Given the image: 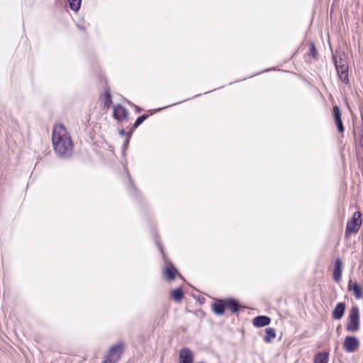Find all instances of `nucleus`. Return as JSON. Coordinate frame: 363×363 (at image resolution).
I'll return each mask as SVG.
<instances>
[{"mask_svg": "<svg viewBox=\"0 0 363 363\" xmlns=\"http://www.w3.org/2000/svg\"><path fill=\"white\" fill-rule=\"evenodd\" d=\"M266 336L264 337V341L269 343L276 337L275 330L272 328H267L265 330Z\"/></svg>", "mask_w": 363, "mask_h": 363, "instance_id": "obj_20", "label": "nucleus"}, {"mask_svg": "<svg viewBox=\"0 0 363 363\" xmlns=\"http://www.w3.org/2000/svg\"><path fill=\"white\" fill-rule=\"evenodd\" d=\"M345 310V304L344 303H338L333 311V318L335 320H340L342 318Z\"/></svg>", "mask_w": 363, "mask_h": 363, "instance_id": "obj_14", "label": "nucleus"}, {"mask_svg": "<svg viewBox=\"0 0 363 363\" xmlns=\"http://www.w3.org/2000/svg\"><path fill=\"white\" fill-rule=\"evenodd\" d=\"M124 349L125 345L123 342H120L115 344V362L121 358L124 352Z\"/></svg>", "mask_w": 363, "mask_h": 363, "instance_id": "obj_18", "label": "nucleus"}, {"mask_svg": "<svg viewBox=\"0 0 363 363\" xmlns=\"http://www.w3.org/2000/svg\"><path fill=\"white\" fill-rule=\"evenodd\" d=\"M164 108H158L157 111H161L162 109H163Z\"/></svg>", "mask_w": 363, "mask_h": 363, "instance_id": "obj_26", "label": "nucleus"}, {"mask_svg": "<svg viewBox=\"0 0 363 363\" xmlns=\"http://www.w3.org/2000/svg\"><path fill=\"white\" fill-rule=\"evenodd\" d=\"M333 115L335 123L337 127L338 131L340 133H342L344 131V127L341 121L340 111L337 106H335L333 108Z\"/></svg>", "mask_w": 363, "mask_h": 363, "instance_id": "obj_15", "label": "nucleus"}, {"mask_svg": "<svg viewBox=\"0 0 363 363\" xmlns=\"http://www.w3.org/2000/svg\"><path fill=\"white\" fill-rule=\"evenodd\" d=\"M342 265L340 259H337L335 262L333 269V279L336 282H339L342 277Z\"/></svg>", "mask_w": 363, "mask_h": 363, "instance_id": "obj_10", "label": "nucleus"}, {"mask_svg": "<svg viewBox=\"0 0 363 363\" xmlns=\"http://www.w3.org/2000/svg\"><path fill=\"white\" fill-rule=\"evenodd\" d=\"M226 309L230 310L232 312L235 313L238 311L240 306L238 303L232 298L225 299Z\"/></svg>", "mask_w": 363, "mask_h": 363, "instance_id": "obj_17", "label": "nucleus"}, {"mask_svg": "<svg viewBox=\"0 0 363 363\" xmlns=\"http://www.w3.org/2000/svg\"><path fill=\"white\" fill-rule=\"evenodd\" d=\"M101 104L104 108H108L111 105V94L110 89H106L100 96Z\"/></svg>", "mask_w": 363, "mask_h": 363, "instance_id": "obj_12", "label": "nucleus"}, {"mask_svg": "<svg viewBox=\"0 0 363 363\" xmlns=\"http://www.w3.org/2000/svg\"><path fill=\"white\" fill-rule=\"evenodd\" d=\"M271 322V319L265 315L255 317L252 320V323L255 327L260 328L268 325Z\"/></svg>", "mask_w": 363, "mask_h": 363, "instance_id": "obj_13", "label": "nucleus"}, {"mask_svg": "<svg viewBox=\"0 0 363 363\" xmlns=\"http://www.w3.org/2000/svg\"><path fill=\"white\" fill-rule=\"evenodd\" d=\"M360 325L359 311L357 306H353L348 315V323L346 325L347 331L354 333L359 330Z\"/></svg>", "mask_w": 363, "mask_h": 363, "instance_id": "obj_3", "label": "nucleus"}, {"mask_svg": "<svg viewBox=\"0 0 363 363\" xmlns=\"http://www.w3.org/2000/svg\"><path fill=\"white\" fill-rule=\"evenodd\" d=\"M171 297L176 301L180 302L184 296L183 290L181 288H177L172 290L170 293Z\"/></svg>", "mask_w": 363, "mask_h": 363, "instance_id": "obj_19", "label": "nucleus"}, {"mask_svg": "<svg viewBox=\"0 0 363 363\" xmlns=\"http://www.w3.org/2000/svg\"><path fill=\"white\" fill-rule=\"evenodd\" d=\"M194 354L189 348H183L180 350L179 363H193Z\"/></svg>", "mask_w": 363, "mask_h": 363, "instance_id": "obj_8", "label": "nucleus"}, {"mask_svg": "<svg viewBox=\"0 0 363 363\" xmlns=\"http://www.w3.org/2000/svg\"><path fill=\"white\" fill-rule=\"evenodd\" d=\"M128 113L126 108L121 105L115 106V118L119 121L125 119Z\"/></svg>", "mask_w": 363, "mask_h": 363, "instance_id": "obj_16", "label": "nucleus"}, {"mask_svg": "<svg viewBox=\"0 0 363 363\" xmlns=\"http://www.w3.org/2000/svg\"><path fill=\"white\" fill-rule=\"evenodd\" d=\"M348 290L354 294L356 298L360 299L362 297V288L357 283L350 281Z\"/></svg>", "mask_w": 363, "mask_h": 363, "instance_id": "obj_11", "label": "nucleus"}, {"mask_svg": "<svg viewBox=\"0 0 363 363\" xmlns=\"http://www.w3.org/2000/svg\"><path fill=\"white\" fill-rule=\"evenodd\" d=\"M158 247H159L160 250L161 252H162V247H161V246H160V245H158Z\"/></svg>", "mask_w": 363, "mask_h": 363, "instance_id": "obj_25", "label": "nucleus"}, {"mask_svg": "<svg viewBox=\"0 0 363 363\" xmlns=\"http://www.w3.org/2000/svg\"><path fill=\"white\" fill-rule=\"evenodd\" d=\"M163 274L164 278L168 281L173 280L177 275L180 278H182V277L178 273L177 269L171 263L166 264V266L163 269Z\"/></svg>", "mask_w": 363, "mask_h": 363, "instance_id": "obj_7", "label": "nucleus"}, {"mask_svg": "<svg viewBox=\"0 0 363 363\" xmlns=\"http://www.w3.org/2000/svg\"><path fill=\"white\" fill-rule=\"evenodd\" d=\"M211 308H212L213 312L216 315H223L225 310L226 309L225 300H220V299L216 300L214 301V303L212 304Z\"/></svg>", "mask_w": 363, "mask_h": 363, "instance_id": "obj_9", "label": "nucleus"}, {"mask_svg": "<svg viewBox=\"0 0 363 363\" xmlns=\"http://www.w3.org/2000/svg\"><path fill=\"white\" fill-rule=\"evenodd\" d=\"M334 61L340 79L342 82L347 83L348 82V66L347 62L341 57L337 59V57H334Z\"/></svg>", "mask_w": 363, "mask_h": 363, "instance_id": "obj_5", "label": "nucleus"}, {"mask_svg": "<svg viewBox=\"0 0 363 363\" xmlns=\"http://www.w3.org/2000/svg\"><path fill=\"white\" fill-rule=\"evenodd\" d=\"M70 9L74 11H77L81 7L82 0H68Z\"/></svg>", "mask_w": 363, "mask_h": 363, "instance_id": "obj_22", "label": "nucleus"}, {"mask_svg": "<svg viewBox=\"0 0 363 363\" xmlns=\"http://www.w3.org/2000/svg\"><path fill=\"white\" fill-rule=\"evenodd\" d=\"M52 142L55 153L60 157H68L72 155L73 144L69 133L62 124L54 126L52 134Z\"/></svg>", "mask_w": 363, "mask_h": 363, "instance_id": "obj_1", "label": "nucleus"}, {"mask_svg": "<svg viewBox=\"0 0 363 363\" xmlns=\"http://www.w3.org/2000/svg\"><path fill=\"white\" fill-rule=\"evenodd\" d=\"M342 346L345 352L352 353L358 350L359 341L355 336H346Z\"/></svg>", "mask_w": 363, "mask_h": 363, "instance_id": "obj_6", "label": "nucleus"}, {"mask_svg": "<svg viewBox=\"0 0 363 363\" xmlns=\"http://www.w3.org/2000/svg\"><path fill=\"white\" fill-rule=\"evenodd\" d=\"M362 214L359 211H356L353 213L352 218L348 220L346 226L345 234L350 235L356 233L362 224Z\"/></svg>", "mask_w": 363, "mask_h": 363, "instance_id": "obj_4", "label": "nucleus"}, {"mask_svg": "<svg viewBox=\"0 0 363 363\" xmlns=\"http://www.w3.org/2000/svg\"><path fill=\"white\" fill-rule=\"evenodd\" d=\"M147 117V115H142L138 117L132 128L126 127L125 129L121 128L118 130L119 135L122 139L123 147L122 152L124 155L128 147L129 141L135 128H138Z\"/></svg>", "mask_w": 363, "mask_h": 363, "instance_id": "obj_2", "label": "nucleus"}, {"mask_svg": "<svg viewBox=\"0 0 363 363\" xmlns=\"http://www.w3.org/2000/svg\"><path fill=\"white\" fill-rule=\"evenodd\" d=\"M328 354L327 353H318L314 358V363H328Z\"/></svg>", "mask_w": 363, "mask_h": 363, "instance_id": "obj_21", "label": "nucleus"}, {"mask_svg": "<svg viewBox=\"0 0 363 363\" xmlns=\"http://www.w3.org/2000/svg\"><path fill=\"white\" fill-rule=\"evenodd\" d=\"M113 350V348H110V352L108 356L105 359L103 363H113V358H112V351Z\"/></svg>", "mask_w": 363, "mask_h": 363, "instance_id": "obj_24", "label": "nucleus"}, {"mask_svg": "<svg viewBox=\"0 0 363 363\" xmlns=\"http://www.w3.org/2000/svg\"><path fill=\"white\" fill-rule=\"evenodd\" d=\"M310 56H311L313 58H316L317 57V52L315 50V47L314 43H311L310 44Z\"/></svg>", "mask_w": 363, "mask_h": 363, "instance_id": "obj_23", "label": "nucleus"}]
</instances>
